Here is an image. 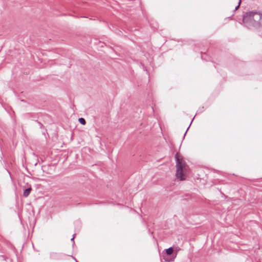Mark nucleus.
<instances>
[{
    "mask_svg": "<svg viewBox=\"0 0 262 262\" xmlns=\"http://www.w3.org/2000/svg\"><path fill=\"white\" fill-rule=\"evenodd\" d=\"M74 238H75V235L74 234L73 236V237L71 238V241H73L74 243Z\"/></svg>",
    "mask_w": 262,
    "mask_h": 262,
    "instance_id": "obj_9",
    "label": "nucleus"
},
{
    "mask_svg": "<svg viewBox=\"0 0 262 262\" xmlns=\"http://www.w3.org/2000/svg\"><path fill=\"white\" fill-rule=\"evenodd\" d=\"M175 159L177 168L176 176L180 180H184L185 179V177L183 170L184 168L185 167V162L178 153L176 154Z\"/></svg>",
    "mask_w": 262,
    "mask_h": 262,
    "instance_id": "obj_2",
    "label": "nucleus"
},
{
    "mask_svg": "<svg viewBox=\"0 0 262 262\" xmlns=\"http://www.w3.org/2000/svg\"><path fill=\"white\" fill-rule=\"evenodd\" d=\"M76 262H78V261L76 260Z\"/></svg>",
    "mask_w": 262,
    "mask_h": 262,
    "instance_id": "obj_12",
    "label": "nucleus"
},
{
    "mask_svg": "<svg viewBox=\"0 0 262 262\" xmlns=\"http://www.w3.org/2000/svg\"><path fill=\"white\" fill-rule=\"evenodd\" d=\"M79 123L82 125H85L86 123V121L83 118H80L78 119Z\"/></svg>",
    "mask_w": 262,
    "mask_h": 262,
    "instance_id": "obj_5",
    "label": "nucleus"
},
{
    "mask_svg": "<svg viewBox=\"0 0 262 262\" xmlns=\"http://www.w3.org/2000/svg\"><path fill=\"white\" fill-rule=\"evenodd\" d=\"M205 55V53H204V54L202 53V58H204V55Z\"/></svg>",
    "mask_w": 262,
    "mask_h": 262,
    "instance_id": "obj_11",
    "label": "nucleus"
},
{
    "mask_svg": "<svg viewBox=\"0 0 262 262\" xmlns=\"http://www.w3.org/2000/svg\"><path fill=\"white\" fill-rule=\"evenodd\" d=\"M243 22L246 27L249 28H262V13L256 11L247 12L243 15Z\"/></svg>",
    "mask_w": 262,
    "mask_h": 262,
    "instance_id": "obj_1",
    "label": "nucleus"
},
{
    "mask_svg": "<svg viewBox=\"0 0 262 262\" xmlns=\"http://www.w3.org/2000/svg\"><path fill=\"white\" fill-rule=\"evenodd\" d=\"M36 122H37V123L38 124V125H39V126L41 128H42L43 127V125L41 123H40V122L37 121H36Z\"/></svg>",
    "mask_w": 262,
    "mask_h": 262,
    "instance_id": "obj_7",
    "label": "nucleus"
},
{
    "mask_svg": "<svg viewBox=\"0 0 262 262\" xmlns=\"http://www.w3.org/2000/svg\"><path fill=\"white\" fill-rule=\"evenodd\" d=\"M163 258L165 259L166 261H170V260H169L168 258H166L165 256L163 255Z\"/></svg>",
    "mask_w": 262,
    "mask_h": 262,
    "instance_id": "obj_8",
    "label": "nucleus"
},
{
    "mask_svg": "<svg viewBox=\"0 0 262 262\" xmlns=\"http://www.w3.org/2000/svg\"><path fill=\"white\" fill-rule=\"evenodd\" d=\"M241 0H239V2H238V5L235 8V9H234V11H236L237 10L238 8L239 7V6L241 5Z\"/></svg>",
    "mask_w": 262,
    "mask_h": 262,
    "instance_id": "obj_6",
    "label": "nucleus"
},
{
    "mask_svg": "<svg viewBox=\"0 0 262 262\" xmlns=\"http://www.w3.org/2000/svg\"><path fill=\"white\" fill-rule=\"evenodd\" d=\"M166 253L167 255H170L173 252L172 247H169V248L165 249Z\"/></svg>",
    "mask_w": 262,
    "mask_h": 262,
    "instance_id": "obj_4",
    "label": "nucleus"
},
{
    "mask_svg": "<svg viewBox=\"0 0 262 262\" xmlns=\"http://www.w3.org/2000/svg\"><path fill=\"white\" fill-rule=\"evenodd\" d=\"M190 124H191V122L190 123ZM191 125V124H190L189 125ZM189 126H188V127H187V130H186V132H185V134H184V136H185V135H186V133H187V130H188V129H189Z\"/></svg>",
    "mask_w": 262,
    "mask_h": 262,
    "instance_id": "obj_10",
    "label": "nucleus"
},
{
    "mask_svg": "<svg viewBox=\"0 0 262 262\" xmlns=\"http://www.w3.org/2000/svg\"><path fill=\"white\" fill-rule=\"evenodd\" d=\"M31 190H32V188H31V186H30V187L26 189L24 191L23 196L25 198L28 197L29 196V195L30 194Z\"/></svg>",
    "mask_w": 262,
    "mask_h": 262,
    "instance_id": "obj_3",
    "label": "nucleus"
}]
</instances>
